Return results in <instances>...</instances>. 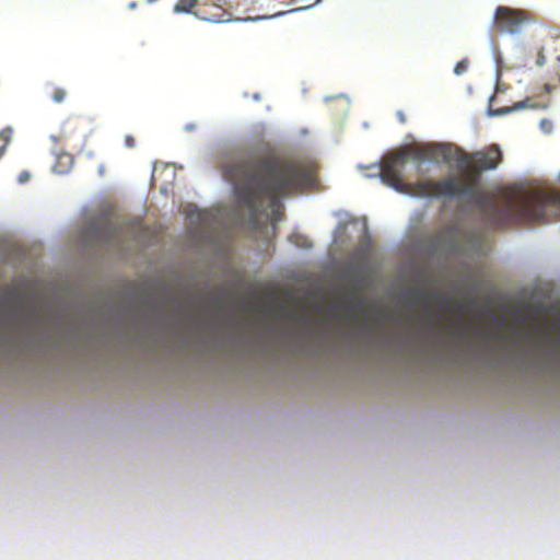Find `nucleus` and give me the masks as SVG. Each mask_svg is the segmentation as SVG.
<instances>
[{
    "mask_svg": "<svg viewBox=\"0 0 560 560\" xmlns=\"http://www.w3.org/2000/svg\"><path fill=\"white\" fill-rule=\"evenodd\" d=\"M424 156L443 162L455 161L460 170L479 173L497 168L503 155L498 144H490L476 152H467L459 148L446 144L431 145L425 150Z\"/></svg>",
    "mask_w": 560,
    "mask_h": 560,
    "instance_id": "7ed1b4c3",
    "label": "nucleus"
},
{
    "mask_svg": "<svg viewBox=\"0 0 560 560\" xmlns=\"http://www.w3.org/2000/svg\"><path fill=\"white\" fill-rule=\"evenodd\" d=\"M224 177L234 184L240 201L256 217L265 203L277 214L281 198L303 191L314 184V173L302 161L267 153L248 163L226 165Z\"/></svg>",
    "mask_w": 560,
    "mask_h": 560,
    "instance_id": "f03ea898",
    "label": "nucleus"
},
{
    "mask_svg": "<svg viewBox=\"0 0 560 560\" xmlns=\"http://www.w3.org/2000/svg\"><path fill=\"white\" fill-rule=\"evenodd\" d=\"M535 19V14L529 10L499 5L493 15V28L500 33L514 34L534 22Z\"/></svg>",
    "mask_w": 560,
    "mask_h": 560,
    "instance_id": "20e7f679",
    "label": "nucleus"
},
{
    "mask_svg": "<svg viewBox=\"0 0 560 560\" xmlns=\"http://www.w3.org/2000/svg\"><path fill=\"white\" fill-rule=\"evenodd\" d=\"M402 152L387 156L381 166L382 180L398 191L418 197L442 196H475L476 206L480 209L482 221L492 230L504 228L513 222L542 223L547 221V210L553 208L560 211V190L556 188L522 191L505 198L503 206L483 192H476L472 184L464 183L462 178L450 176L441 180L427 177L416 183H407L401 167L406 162Z\"/></svg>",
    "mask_w": 560,
    "mask_h": 560,
    "instance_id": "f257e3e1",
    "label": "nucleus"
},
{
    "mask_svg": "<svg viewBox=\"0 0 560 560\" xmlns=\"http://www.w3.org/2000/svg\"><path fill=\"white\" fill-rule=\"evenodd\" d=\"M67 96V90L65 88H55L52 93H51V100L55 102V103H61L65 101Z\"/></svg>",
    "mask_w": 560,
    "mask_h": 560,
    "instance_id": "1a4fd4ad",
    "label": "nucleus"
},
{
    "mask_svg": "<svg viewBox=\"0 0 560 560\" xmlns=\"http://www.w3.org/2000/svg\"><path fill=\"white\" fill-rule=\"evenodd\" d=\"M468 67H469V60L467 58H464L455 65L454 72L457 75H460L468 70Z\"/></svg>",
    "mask_w": 560,
    "mask_h": 560,
    "instance_id": "9d476101",
    "label": "nucleus"
},
{
    "mask_svg": "<svg viewBox=\"0 0 560 560\" xmlns=\"http://www.w3.org/2000/svg\"><path fill=\"white\" fill-rule=\"evenodd\" d=\"M202 0H178L175 4L174 10L176 12H190L194 7L197 9Z\"/></svg>",
    "mask_w": 560,
    "mask_h": 560,
    "instance_id": "0eeeda50",
    "label": "nucleus"
},
{
    "mask_svg": "<svg viewBox=\"0 0 560 560\" xmlns=\"http://www.w3.org/2000/svg\"><path fill=\"white\" fill-rule=\"evenodd\" d=\"M27 178H28V174H21L20 175V182H22V183L26 182Z\"/></svg>",
    "mask_w": 560,
    "mask_h": 560,
    "instance_id": "2eb2a0df",
    "label": "nucleus"
},
{
    "mask_svg": "<svg viewBox=\"0 0 560 560\" xmlns=\"http://www.w3.org/2000/svg\"><path fill=\"white\" fill-rule=\"evenodd\" d=\"M11 140V130L3 129L0 131V158L4 154V151Z\"/></svg>",
    "mask_w": 560,
    "mask_h": 560,
    "instance_id": "6e6552de",
    "label": "nucleus"
},
{
    "mask_svg": "<svg viewBox=\"0 0 560 560\" xmlns=\"http://www.w3.org/2000/svg\"><path fill=\"white\" fill-rule=\"evenodd\" d=\"M523 106H524V102H520V103L514 104L512 108H508V110H510V109H517V108H521Z\"/></svg>",
    "mask_w": 560,
    "mask_h": 560,
    "instance_id": "ddd939ff",
    "label": "nucleus"
},
{
    "mask_svg": "<svg viewBox=\"0 0 560 560\" xmlns=\"http://www.w3.org/2000/svg\"><path fill=\"white\" fill-rule=\"evenodd\" d=\"M464 327L463 326H459L457 329H456V335L458 336H464Z\"/></svg>",
    "mask_w": 560,
    "mask_h": 560,
    "instance_id": "4468645a",
    "label": "nucleus"
},
{
    "mask_svg": "<svg viewBox=\"0 0 560 560\" xmlns=\"http://www.w3.org/2000/svg\"><path fill=\"white\" fill-rule=\"evenodd\" d=\"M136 4L133 2L130 3V8H135Z\"/></svg>",
    "mask_w": 560,
    "mask_h": 560,
    "instance_id": "a211bd4d",
    "label": "nucleus"
},
{
    "mask_svg": "<svg viewBox=\"0 0 560 560\" xmlns=\"http://www.w3.org/2000/svg\"><path fill=\"white\" fill-rule=\"evenodd\" d=\"M399 118H400V121H402V122L405 121V117L402 114H399Z\"/></svg>",
    "mask_w": 560,
    "mask_h": 560,
    "instance_id": "dca6fc26",
    "label": "nucleus"
},
{
    "mask_svg": "<svg viewBox=\"0 0 560 560\" xmlns=\"http://www.w3.org/2000/svg\"><path fill=\"white\" fill-rule=\"evenodd\" d=\"M546 55H545V49H541L539 52H538V57H537V65L538 66H542L545 62H546Z\"/></svg>",
    "mask_w": 560,
    "mask_h": 560,
    "instance_id": "f8f14e48",
    "label": "nucleus"
},
{
    "mask_svg": "<svg viewBox=\"0 0 560 560\" xmlns=\"http://www.w3.org/2000/svg\"><path fill=\"white\" fill-rule=\"evenodd\" d=\"M125 144L128 148H133L136 145V139L131 135L125 136Z\"/></svg>",
    "mask_w": 560,
    "mask_h": 560,
    "instance_id": "9b49d317",
    "label": "nucleus"
},
{
    "mask_svg": "<svg viewBox=\"0 0 560 560\" xmlns=\"http://www.w3.org/2000/svg\"><path fill=\"white\" fill-rule=\"evenodd\" d=\"M409 298L411 302L415 304L421 305L425 308V313L428 314V318L425 320V325L428 327H436V320L434 317L429 316L431 312L430 303L439 298V294L431 290H425L421 288H416L409 293Z\"/></svg>",
    "mask_w": 560,
    "mask_h": 560,
    "instance_id": "39448f33",
    "label": "nucleus"
},
{
    "mask_svg": "<svg viewBox=\"0 0 560 560\" xmlns=\"http://www.w3.org/2000/svg\"><path fill=\"white\" fill-rule=\"evenodd\" d=\"M104 173V168L103 166L100 167V174H103Z\"/></svg>",
    "mask_w": 560,
    "mask_h": 560,
    "instance_id": "f3484780",
    "label": "nucleus"
},
{
    "mask_svg": "<svg viewBox=\"0 0 560 560\" xmlns=\"http://www.w3.org/2000/svg\"><path fill=\"white\" fill-rule=\"evenodd\" d=\"M195 14L207 21L220 22L224 18V10L222 4L213 0H202L199 8L195 11Z\"/></svg>",
    "mask_w": 560,
    "mask_h": 560,
    "instance_id": "423d86ee",
    "label": "nucleus"
}]
</instances>
